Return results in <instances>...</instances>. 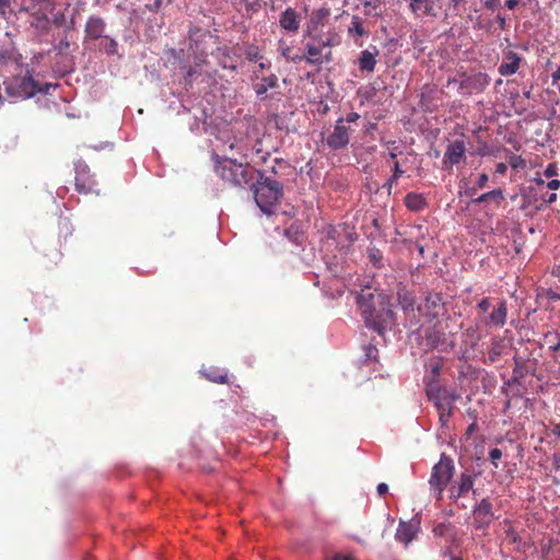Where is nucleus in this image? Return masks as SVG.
<instances>
[{
  "label": "nucleus",
  "instance_id": "37",
  "mask_svg": "<svg viewBox=\"0 0 560 560\" xmlns=\"http://www.w3.org/2000/svg\"><path fill=\"white\" fill-rule=\"evenodd\" d=\"M246 58L252 62H258L264 59V56L260 54L259 48L255 45H250L246 49Z\"/></svg>",
  "mask_w": 560,
  "mask_h": 560
},
{
  "label": "nucleus",
  "instance_id": "64",
  "mask_svg": "<svg viewBox=\"0 0 560 560\" xmlns=\"http://www.w3.org/2000/svg\"><path fill=\"white\" fill-rule=\"evenodd\" d=\"M553 462H555L557 469H559L560 468V455L559 454L553 455Z\"/></svg>",
  "mask_w": 560,
  "mask_h": 560
},
{
  "label": "nucleus",
  "instance_id": "11",
  "mask_svg": "<svg viewBox=\"0 0 560 560\" xmlns=\"http://www.w3.org/2000/svg\"><path fill=\"white\" fill-rule=\"evenodd\" d=\"M474 524L476 529L487 530L489 525L495 518L492 512V503L485 498L474 506Z\"/></svg>",
  "mask_w": 560,
  "mask_h": 560
},
{
  "label": "nucleus",
  "instance_id": "57",
  "mask_svg": "<svg viewBox=\"0 0 560 560\" xmlns=\"http://www.w3.org/2000/svg\"><path fill=\"white\" fill-rule=\"evenodd\" d=\"M556 200H557V194L556 192H551L547 197L544 198V201L547 205H551V203L556 202Z\"/></svg>",
  "mask_w": 560,
  "mask_h": 560
},
{
  "label": "nucleus",
  "instance_id": "59",
  "mask_svg": "<svg viewBox=\"0 0 560 560\" xmlns=\"http://www.w3.org/2000/svg\"><path fill=\"white\" fill-rule=\"evenodd\" d=\"M497 21H498V24H499L500 28L504 30L505 26H506L505 18L499 14L497 16Z\"/></svg>",
  "mask_w": 560,
  "mask_h": 560
},
{
  "label": "nucleus",
  "instance_id": "47",
  "mask_svg": "<svg viewBox=\"0 0 560 560\" xmlns=\"http://www.w3.org/2000/svg\"><path fill=\"white\" fill-rule=\"evenodd\" d=\"M500 5H501L500 0H486L485 1V7L491 11L497 10Z\"/></svg>",
  "mask_w": 560,
  "mask_h": 560
},
{
  "label": "nucleus",
  "instance_id": "49",
  "mask_svg": "<svg viewBox=\"0 0 560 560\" xmlns=\"http://www.w3.org/2000/svg\"><path fill=\"white\" fill-rule=\"evenodd\" d=\"M488 180H489L488 175H487L486 173H482V174L479 176L478 180H477V186H478V188H485V187H486V185H487V183H488Z\"/></svg>",
  "mask_w": 560,
  "mask_h": 560
},
{
  "label": "nucleus",
  "instance_id": "63",
  "mask_svg": "<svg viewBox=\"0 0 560 560\" xmlns=\"http://www.w3.org/2000/svg\"><path fill=\"white\" fill-rule=\"evenodd\" d=\"M551 432L560 439V422L553 425Z\"/></svg>",
  "mask_w": 560,
  "mask_h": 560
},
{
  "label": "nucleus",
  "instance_id": "31",
  "mask_svg": "<svg viewBox=\"0 0 560 560\" xmlns=\"http://www.w3.org/2000/svg\"><path fill=\"white\" fill-rule=\"evenodd\" d=\"M202 374L207 380H209L213 383H218V384H226L228 383V374L225 372L219 370L218 368H214V366L205 368V369H202Z\"/></svg>",
  "mask_w": 560,
  "mask_h": 560
},
{
  "label": "nucleus",
  "instance_id": "34",
  "mask_svg": "<svg viewBox=\"0 0 560 560\" xmlns=\"http://www.w3.org/2000/svg\"><path fill=\"white\" fill-rule=\"evenodd\" d=\"M444 332L435 327L425 334L427 343L431 348H438L444 341Z\"/></svg>",
  "mask_w": 560,
  "mask_h": 560
},
{
  "label": "nucleus",
  "instance_id": "8",
  "mask_svg": "<svg viewBox=\"0 0 560 560\" xmlns=\"http://www.w3.org/2000/svg\"><path fill=\"white\" fill-rule=\"evenodd\" d=\"M0 69L7 74L5 78H13L23 73L27 74V71H30L22 56L14 49L4 50L0 54Z\"/></svg>",
  "mask_w": 560,
  "mask_h": 560
},
{
  "label": "nucleus",
  "instance_id": "48",
  "mask_svg": "<svg viewBox=\"0 0 560 560\" xmlns=\"http://www.w3.org/2000/svg\"><path fill=\"white\" fill-rule=\"evenodd\" d=\"M404 171L400 168V165L399 163L396 161L394 163V168H393V179H398L400 176L404 175Z\"/></svg>",
  "mask_w": 560,
  "mask_h": 560
},
{
  "label": "nucleus",
  "instance_id": "33",
  "mask_svg": "<svg viewBox=\"0 0 560 560\" xmlns=\"http://www.w3.org/2000/svg\"><path fill=\"white\" fill-rule=\"evenodd\" d=\"M542 343L556 353L560 351V334L558 331H548L544 335Z\"/></svg>",
  "mask_w": 560,
  "mask_h": 560
},
{
  "label": "nucleus",
  "instance_id": "39",
  "mask_svg": "<svg viewBox=\"0 0 560 560\" xmlns=\"http://www.w3.org/2000/svg\"><path fill=\"white\" fill-rule=\"evenodd\" d=\"M505 539L509 541V544H516L520 539L517 533L511 524H508V528L505 529Z\"/></svg>",
  "mask_w": 560,
  "mask_h": 560
},
{
  "label": "nucleus",
  "instance_id": "55",
  "mask_svg": "<svg viewBox=\"0 0 560 560\" xmlns=\"http://www.w3.org/2000/svg\"><path fill=\"white\" fill-rule=\"evenodd\" d=\"M387 491H388V486L386 483H384V482L378 483V486H377V493L380 495L386 494Z\"/></svg>",
  "mask_w": 560,
  "mask_h": 560
},
{
  "label": "nucleus",
  "instance_id": "54",
  "mask_svg": "<svg viewBox=\"0 0 560 560\" xmlns=\"http://www.w3.org/2000/svg\"><path fill=\"white\" fill-rule=\"evenodd\" d=\"M360 118V115L358 113H349L346 117V121L347 122H354L357 121L358 119Z\"/></svg>",
  "mask_w": 560,
  "mask_h": 560
},
{
  "label": "nucleus",
  "instance_id": "20",
  "mask_svg": "<svg viewBox=\"0 0 560 560\" xmlns=\"http://www.w3.org/2000/svg\"><path fill=\"white\" fill-rule=\"evenodd\" d=\"M105 30V20L97 15H91L89 16L84 27L85 39L98 40L104 36Z\"/></svg>",
  "mask_w": 560,
  "mask_h": 560
},
{
  "label": "nucleus",
  "instance_id": "42",
  "mask_svg": "<svg viewBox=\"0 0 560 560\" xmlns=\"http://www.w3.org/2000/svg\"><path fill=\"white\" fill-rule=\"evenodd\" d=\"M502 457V451L498 447L495 448H492L490 452H489V458L491 460V463L493 464V466L495 468H498V460L501 459Z\"/></svg>",
  "mask_w": 560,
  "mask_h": 560
},
{
  "label": "nucleus",
  "instance_id": "38",
  "mask_svg": "<svg viewBox=\"0 0 560 560\" xmlns=\"http://www.w3.org/2000/svg\"><path fill=\"white\" fill-rule=\"evenodd\" d=\"M451 529V524L448 523H438L434 525L432 532L436 537H444L447 535Z\"/></svg>",
  "mask_w": 560,
  "mask_h": 560
},
{
  "label": "nucleus",
  "instance_id": "25",
  "mask_svg": "<svg viewBox=\"0 0 560 560\" xmlns=\"http://www.w3.org/2000/svg\"><path fill=\"white\" fill-rule=\"evenodd\" d=\"M212 55L217 58L219 65L224 69L236 70V63L233 58V50L228 46L218 47Z\"/></svg>",
  "mask_w": 560,
  "mask_h": 560
},
{
  "label": "nucleus",
  "instance_id": "27",
  "mask_svg": "<svg viewBox=\"0 0 560 560\" xmlns=\"http://www.w3.org/2000/svg\"><path fill=\"white\" fill-rule=\"evenodd\" d=\"M328 11L325 9H319L313 12L305 31V35L312 34H325L319 30V25L323 24V21L328 16Z\"/></svg>",
  "mask_w": 560,
  "mask_h": 560
},
{
  "label": "nucleus",
  "instance_id": "22",
  "mask_svg": "<svg viewBox=\"0 0 560 560\" xmlns=\"http://www.w3.org/2000/svg\"><path fill=\"white\" fill-rule=\"evenodd\" d=\"M508 317V303L501 300L495 308L485 319V325L488 327H503Z\"/></svg>",
  "mask_w": 560,
  "mask_h": 560
},
{
  "label": "nucleus",
  "instance_id": "16",
  "mask_svg": "<svg viewBox=\"0 0 560 560\" xmlns=\"http://www.w3.org/2000/svg\"><path fill=\"white\" fill-rule=\"evenodd\" d=\"M425 393L429 400L433 402H442V400H457L459 395L455 390L441 386L438 381L430 380L425 386Z\"/></svg>",
  "mask_w": 560,
  "mask_h": 560
},
{
  "label": "nucleus",
  "instance_id": "14",
  "mask_svg": "<svg viewBox=\"0 0 560 560\" xmlns=\"http://www.w3.org/2000/svg\"><path fill=\"white\" fill-rule=\"evenodd\" d=\"M466 161V144L463 140H454L447 144L443 165L445 168H451L453 165Z\"/></svg>",
  "mask_w": 560,
  "mask_h": 560
},
{
  "label": "nucleus",
  "instance_id": "24",
  "mask_svg": "<svg viewBox=\"0 0 560 560\" xmlns=\"http://www.w3.org/2000/svg\"><path fill=\"white\" fill-rule=\"evenodd\" d=\"M409 7L417 16L436 15L434 0H410Z\"/></svg>",
  "mask_w": 560,
  "mask_h": 560
},
{
  "label": "nucleus",
  "instance_id": "6",
  "mask_svg": "<svg viewBox=\"0 0 560 560\" xmlns=\"http://www.w3.org/2000/svg\"><path fill=\"white\" fill-rule=\"evenodd\" d=\"M454 470L455 467L453 460L450 457L445 456L444 454L441 456L440 460L432 467L429 485L432 495L438 501L442 500L443 492L447 485L450 483L454 475Z\"/></svg>",
  "mask_w": 560,
  "mask_h": 560
},
{
  "label": "nucleus",
  "instance_id": "58",
  "mask_svg": "<svg viewBox=\"0 0 560 560\" xmlns=\"http://www.w3.org/2000/svg\"><path fill=\"white\" fill-rule=\"evenodd\" d=\"M520 3V0H506L505 1V7L510 10H513L514 8H516Z\"/></svg>",
  "mask_w": 560,
  "mask_h": 560
},
{
  "label": "nucleus",
  "instance_id": "29",
  "mask_svg": "<svg viewBox=\"0 0 560 560\" xmlns=\"http://www.w3.org/2000/svg\"><path fill=\"white\" fill-rule=\"evenodd\" d=\"M456 400H442V402H433L438 409L440 421L445 425L452 417V410Z\"/></svg>",
  "mask_w": 560,
  "mask_h": 560
},
{
  "label": "nucleus",
  "instance_id": "18",
  "mask_svg": "<svg viewBox=\"0 0 560 560\" xmlns=\"http://www.w3.org/2000/svg\"><path fill=\"white\" fill-rule=\"evenodd\" d=\"M349 130L350 129L343 125V119L339 118L337 120L334 131L327 138L328 147L331 148L332 150H339L347 147L350 140Z\"/></svg>",
  "mask_w": 560,
  "mask_h": 560
},
{
  "label": "nucleus",
  "instance_id": "10",
  "mask_svg": "<svg viewBox=\"0 0 560 560\" xmlns=\"http://www.w3.org/2000/svg\"><path fill=\"white\" fill-rule=\"evenodd\" d=\"M75 189L80 194H92L96 192L97 190V182L95 179V176L91 174L89 165L83 161H78L75 163Z\"/></svg>",
  "mask_w": 560,
  "mask_h": 560
},
{
  "label": "nucleus",
  "instance_id": "36",
  "mask_svg": "<svg viewBox=\"0 0 560 560\" xmlns=\"http://www.w3.org/2000/svg\"><path fill=\"white\" fill-rule=\"evenodd\" d=\"M489 199H495L498 201L502 200L503 199L502 189L499 188V189H493L491 191L485 192V194L480 195L478 198H476L474 200V202L482 203V202L488 201Z\"/></svg>",
  "mask_w": 560,
  "mask_h": 560
},
{
  "label": "nucleus",
  "instance_id": "56",
  "mask_svg": "<svg viewBox=\"0 0 560 560\" xmlns=\"http://www.w3.org/2000/svg\"><path fill=\"white\" fill-rule=\"evenodd\" d=\"M332 560H354L351 555L337 553L332 557Z\"/></svg>",
  "mask_w": 560,
  "mask_h": 560
},
{
  "label": "nucleus",
  "instance_id": "5",
  "mask_svg": "<svg viewBox=\"0 0 560 560\" xmlns=\"http://www.w3.org/2000/svg\"><path fill=\"white\" fill-rule=\"evenodd\" d=\"M4 90L8 96L25 100L34 96L38 92H48L50 84H45V89L34 80L31 70L27 74L23 73L13 78H5L3 81Z\"/></svg>",
  "mask_w": 560,
  "mask_h": 560
},
{
  "label": "nucleus",
  "instance_id": "53",
  "mask_svg": "<svg viewBox=\"0 0 560 560\" xmlns=\"http://www.w3.org/2000/svg\"><path fill=\"white\" fill-rule=\"evenodd\" d=\"M440 371H441L440 365H438V364L433 365L431 368V378L430 380L436 381L435 378L440 375Z\"/></svg>",
  "mask_w": 560,
  "mask_h": 560
},
{
  "label": "nucleus",
  "instance_id": "15",
  "mask_svg": "<svg viewBox=\"0 0 560 560\" xmlns=\"http://www.w3.org/2000/svg\"><path fill=\"white\" fill-rule=\"evenodd\" d=\"M301 22L302 15L294 8L289 7L279 14V26L287 34H298Z\"/></svg>",
  "mask_w": 560,
  "mask_h": 560
},
{
  "label": "nucleus",
  "instance_id": "52",
  "mask_svg": "<svg viewBox=\"0 0 560 560\" xmlns=\"http://www.w3.org/2000/svg\"><path fill=\"white\" fill-rule=\"evenodd\" d=\"M305 60L306 61V57H305V50L302 52V54H296L294 56L291 55V58H290V61H293V62H301Z\"/></svg>",
  "mask_w": 560,
  "mask_h": 560
},
{
  "label": "nucleus",
  "instance_id": "40",
  "mask_svg": "<svg viewBox=\"0 0 560 560\" xmlns=\"http://www.w3.org/2000/svg\"><path fill=\"white\" fill-rule=\"evenodd\" d=\"M163 5V0H152L144 4V9L152 13H158Z\"/></svg>",
  "mask_w": 560,
  "mask_h": 560
},
{
  "label": "nucleus",
  "instance_id": "21",
  "mask_svg": "<svg viewBox=\"0 0 560 560\" xmlns=\"http://www.w3.org/2000/svg\"><path fill=\"white\" fill-rule=\"evenodd\" d=\"M522 62V58L518 54L509 50L503 55V60L499 66V73L503 77H509L517 72L520 69V65Z\"/></svg>",
  "mask_w": 560,
  "mask_h": 560
},
{
  "label": "nucleus",
  "instance_id": "23",
  "mask_svg": "<svg viewBox=\"0 0 560 560\" xmlns=\"http://www.w3.org/2000/svg\"><path fill=\"white\" fill-rule=\"evenodd\" d=\"M508 348L509 345L503 338H492L488 349V357L485 362L489 364L497 362L503 354L506 353Z\"/></svg>",
  "mask_w": 560,
  "mask_h": 560
},
{
  "label": "nucleus",
  "instance_id": "45",
  "mask_svg": "<svg viewBox=\"0 0 560 560\" xmlns=\"http://www.w3.org/2000/svg\"><path fill=\"white\" fill-rule=\"evenodd\" d=\"M489 306H490V299L489 298H483L478 304H477V308L485 313L489 310Z\"/></svg>",
  "mask_w": 560,
  "mask_h": 560
},
{
  "label": "nucleus",
  "instance_id": "46",
  "mask_svg": "<svg viewBox=\"0 0 560 560\" xmlns=\"http://www.w3.org/2000/svg\"><path fill=\"white\" fill-rule=\"evenodd\" d=\"M271 68V62L267 59H262L258 61L257 69L259 73H261L264 70H269Z\"/></svg>",
  "mask_w": 560,
  "mask_h": 560
},
{
  "label": "nucleus",
  "instance_id": "12",
  "mask_svg": "<svg viewBox=\"0 0 560 560\" xmlns=\"http://www.w3.org/2000/svg\"><path fill=\"white\" fill-rule=\"evenodd\" d=\"M417 311L430 319L436 318L444 313V301L441 293H429L423 304Z\"/></svg>",
  "mask_w": 560,
  "mask_h": 560
},
{
  "label": "nucleus",
  "instance_id": "61",
  "mask_svg": "<svg viewBox=\"0 0 560 560\" xmlns=\"http://www.w3.org/2000/svg\"><path fill=\"white\" fill-rule=\"evenodd\" d=\"M506 165L504 163H499L497 164V170L495 172L499 173V174H504L506 172Z\"/></svg>",
  "mask_w": 560,
  "mask_h": 560
},
{
  "label": "nucleus",
  "instance_id": "32",
  "mask_svg": "<svg viewBox=\"0 0 560 560\" xmlns=\"http://www.w3.org/2000/svg\"><path fill=\"white\" fill-rule=\"evenodd\" d=\"M398 302L404 312L407 313H415V299L410 292H408L405 289H401L398 291Z\"/></svg>",
  "mask_w": 560,
  "mask_h": 560
},
{
  "label": "nucleus",
  "instance_id": "62",
  "mask_svg": "<svg viewBox=\"0 0 560 560\" xmlns=\"http://www.w3.org/2000/svg\"><path fill=\"white\" fill-rule=\"evenodd\" d=\"M560 81V65L559 68L552 73V83Z\"/></svg>",
  "mask_w": 560,
  "mask_h": 560
},
{
  "label": "nucleus",
  "instance_id": "9",
  "mask_svg": "<svg viewBox=\"0 0 560 560\" xmlns=\"http://www.w3.org/2000/svg\"><path fill=\"white\" fill-rule=\"evenodd\" d=\"M458 83V91L462 94L470 95L472 92H482L490 83V78L487 73L478 72L471 75L466 73L462 74V80L458 82L456 79H450L448 85Z\"/></svg>",
  "mask_w": 560,
  "mask_h": 560
},
{
  "label": "nucleus",
  "instance_id": "1",
  "mask_svg": "<svg viewBox=\"0 0 560 560\" xmlns=\"http://www.w3.org/2000/svg\"><path fill=\"white\" fill-rule=\"evenodd\" d=\"M357 303L365 324L378 335H383L386 326L394 320L389 298L376 289L366 287L358 294Z\"/></svg>",
  "mask_w": 560,
  "mask_h": 560
},
{
  "label": "nucleus",
  "instance_id": "7",
  "mask_svg": "<svg viewBox=\"0 0 560 560\" xmlns=\"http://www.w3.org/2000/svg\"><path fill=\"white\" fill-rule=\"evenodd\" d=\"M56 9V0H27L25 10L33 18L32 25L36 28L47 31L50 25L48 14Z\"/></svg>",
  "mask_w": 560,
  "mask_h": 560
},
{
  "label": "nucleus",
  "instance_id": "41",
  "mask_svg": "<svg viewBox=\"0 0 560 560\" xmlns=\"http://www.w3.org/2000/svg\"><path fill=\"white\" fill-rule=\"evenodd\" d=\"M50 23L56 27H61L66 24V14L65 12H58L56 13L52 19L50 20Z\"/></svg>",
  "mask_w": 560,
  "mask_h": 560
},
{
  "label": "nucleus",
  "instance_id": "35",
  "mask_svg": "<svg viewBox=\"0 0 560 560\" xmlns=\"http://www.w3.org/2000/svg\"><path fill=\"white\" fill-rule=\"evenodd\" d=\"M349 34H355L359 37L368 35V32L364 30L363 23L359 16H352Z\"/></svg>",
  "mask_w": 560,
  "mask_h": 560
},
{
  "label": "nucleus",
  "instance_id": "60",
  "mask_svg": "<svg viewBox=\"0 0 560 560\" xmlns=\"http://www.w3.org/2000/svg\"><path fill=\"white\" fill-rule=\"evenodd\" d=\"M444 556H447L450 558V560H463L462 557H457V556H454L450 549L445 550L443 552Z\"/></svg>",
  "mask_w": 560,
  "mask_h": 560
},
{
  "label": "nucleus",
  "instance_id": "28",
  "mask_svg": "<svg viewBox=\"0 0 560 560\" xmlns=\"http://www.w3.org/2000/svg\"><path fill=\"white\" fill-rule=\"evenodd\" d=\"M98 50L101 52H104L107 56H115L121 57L118 54V43L115 38L110 36L104 35L98 43Z\"/></svg>",
  "mask_w": 560,
  "mask_h": 560
},
{
  "label": "nucleus",
  "instance_id": "50",
  "mask_svg": "<svg viewBox=\"0 0 560 560\" xmlns=\"http://www.w3.org/2000/svg\"><path fill=\"white\" fill-rule=\"evenodd\" d=\"M546 187L551 190H557L560 188V180L559 179H551L548 183H546Z\"/></svg>",
  "mask_w": 560,
  "mask_h": 560
},
{
  "label": "nucleus",
  "instance_id": "17",
  "mask_svg": "<svg viewBox=\"0 0 560 560\" xmlns=\"http://www.w3.org/2000/svg\"><path fill=\"white\" fill-rule=\"evenodd\" d=\"M420 530L419 522L411 520L410 522L400 521L396 529L395 539L401 542L405 548L416 539Z\"/></svg>",
  "mask_w": 560,
  "mask_h": 560
},
{
  "label": "nucleus",
  "instance_id": "13",
  "mask_svg": "<svg viewBox=\"0 0 560 560\" xmlns=\"http://www.w3.org/2000/svg\"><path fill=\"white\" fill-rule=\"evenodd\" d=\"M252 77L257 81L253 83V90L259 100H265L269 90L279 86V79L275 73L264 75L258 70H253Z\"/></svg>",
  "mask_w": 560,
  "mask_h": 560
},
{
  "label": "nucleus",
  "instance_id": "3",
  "mask_svg": "<svg viewBox=\"0 0 560 560\" xmlns=\"http://www.w3.org/2000/svg\"><path fill=\"white\" fill-rule=\"evenodd\" d=\"M254 199L259 209L267 215L275 212V208L279 205L283 196V186L280 182L265 177L258 172V178L250 188Z\"/></svg>",
  "mask_w": 560,
  "mask_h": 560
},
{
  "label": "nucleus",
  "instance_id": "51",
  "mask_svg": "<svg viewBox=\"0 0 560 560\" xmlns=\"http://www.w3.org/2000/svg\"><path fill=\"white\" fill-rule=\"evenodd\" d=\"M397 182V179H393V176L383 185V188L386 189L387 194L392 192L393 185Z\"/></svg>",
  "mask_w": 560,
  "mask_h": 560
},
{
  "label": "nucleus",
  "instance_id": "2",
  "mask_svg": "<svg viewBox=\"0 0 560 560\" xmlns=\"http://www.w3.org/2000/svg\"><path fill=\"white\" fill-rule=\"evenodd\" d=\"M308 37L304 50L306 63L320 67L332 60L331 47L339 44L340 39L336 32L328 31L325 34L304 35Z\"/></svg>",
  "mask_w": 560,
  "mask_h": 560
},
{
  "label": "nucleus",
  "instance_id": "43",
  "mask_svg": "<svg viewBox=\"0 0 560 560\" xmlns=\"http://www.w3.org/2000/svg\"><path fill=\"white\" fill-rule=\"evenodd\" d=\"M544 175L547 177V178H551L553 176H557L558 175V166L556 163H549L547 165V167L545 168L544 171Z\"/></svg>",
  "mask_w": 560,
  "mask_h": 560
},
{
  "label": "nucleus",
  "instance_id": "44",
  "mask_svg": "<svg viewBox=\"0 0 560 560\" xmlns=\"http://www.w3.org/2000/svg\"><path fill=\"white\" fill-rule=\"evenodd\" d=\"M279 51L282 57H284L287 60H290L292 51V48L290 46L285 45L283 42H280Z\"/></svg>",
  "mask_w": 560,
  "mask_h": 560
},
{
  "label": "nucleus",
  "instance_id": "30",
  "mask_svg": "<svg viewBox=\"0 0 560 560\" xmlns=\"http://www.w3.org/2000/svg\"><path fill=\"white\" fill-rule=\"evenodd\" d=\"M405 206L412 211H420L425 206V199L422 195L417 192H408L405 197Z\"/></svg>",
  "mask_w": 560,
  "mask_h": 560
},
{
  "label": "nucleus",
  "instance_id": "19",
  "mask_svg": "<svg viewBox=\"0 0 560 560\" xmlns=\"http://www.w3.org/2000/svg\"><path fill=\"white\" fill-rule=\"evenodd\" d=\"M475 478L469 474H462L457 480L453 482L450 488V498L452 500H458L460 497L466 495L469 491L474 490Z\"/></svg>",
  "mask_w": 560,
  "mask_h": 560
},
{
  "label": "nucleus",
  "instance_id": "26",
  "mask_svg": "<svg viewBox=\"0 0 560 560\" xmlns=\"http://www.w3.org/2000/svg\"><path fill=\"white\" fill-rule=\"evenodd\" d=\"M378 51L374 48V51L365 49L361 51L360 57L358 59V66L361 72L371 73L374 71L376 66V56Z\"/></svg>",
  "mask_w": 560,
  "mask_h": 560
},
{
  "label": "nucleus",
  "instance_id": "4",
  "mask_svg": "<svg viewBox=\"0 0 560 560\" xmlns=\"http://www.w3.org/2000/svg\"><path fill=\"white\" fill-rule=\"evenodd\" d=\"M214 171L222 180L234 187L252 188L258 178V172L248 164L237 163L231 159L218 161Z\"/></svg>",
  "mask_w": 560,
  "mask_h": 560
}]
</instances>
